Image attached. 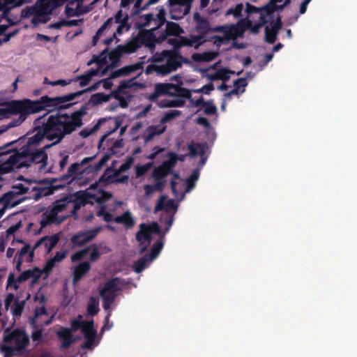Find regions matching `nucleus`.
Here are the masks:
<instances>
[{
	"label": "nucleus",
	"instance_id": "f257e3e1",
	"mask_svg": "<svg viewBox=\"0 0 357 357\" xmlns=\"http://www.w3.org/2000/svg\"><path fill=\"white\" fill-rule=\"evenodd\" d=\"M45 123V129L50 132L49 141L53 142L52 145L59 144L79 128L68 113L61 112L50 115Z\"/></svg>",
	"mask_w": 357,
	"mask_h": 357
},
{
	"label": "nucleus",
	"instance_id": "f03ea898",
	"mask_svg": "<svg viewBox=\"0 0 357 357\" xmlns=\"http://www.w3.org/2000/svg\"><path fill=\"white\" fill-rule=\"evenodd\" d=\"M166 11L161 6L158 8V13L156 15L148 13L140 16V27L153 26L149 30H140L137 34V38L141 45H144L149 48H153L156 43H161L159 37L157 38L153 31L160 29L166 22Z\"/></svg>",
	"mask_w": 357,
	"mask_h": 357
},
{
	"label": "nucleus",
	"instance_id": "7ed1b4c3",
	"mask_svg": "<svg viewBox=\"0 0 357 357\" xmlns=\"http://www.w3.org/2000/svg\"><path fill=\"white\" fill-rule=\"evenodd\" d=\"M10 103L13 114H18L19 116L8 123V128L18 126L26 119L29 114L43 110L40 98L36 100L25 99L24 100L11 101Z\"/></svg>",
	"mask_w": 357,
	"mask_h": 357
},
{
	"label": "nucleus",
	"instance_id": "20e7f679",
	"mask_svg": "<svg viewBox=\"0 0 357 357\" xmlns=\"http://www.w3.org/2000/svg\"><path fill=\"white\" fill-rule=\"evenodd\" d=\"M52 145H45L43 149H28L27 147H22L19 150L22 162L18 167H29L33 163L40 164V169H43L47 164V154L45 149L49 148Z\"/></svg>",
	"mask_w": 357,
	"mask_h": 357
},
{
	"label": "nucleus",
	"instance_id": "39448f33",
	"mask_svg": "<svg viewBox=\"0 0 357 357\" xmlns=\"http://www.w3.org/2000/svg\"><path fill=\"white\" fill-rule=\"evenodd\" d=\"M70 202V200L68 197L54 201L50 207V209L43 213V218L40 222L41 227L45 228L52 224L59 225L63 222L66 220V217L59 218L58 214L65 211L68 204Z\"/></svg>",
	"mask_w": 357,
	"mask_h": 357
},
{
	"label": "nucleus",
	"instance_id": "423d86ee",
	"mask_svg": "<svg viewBox=\"0 0 357 357\" xmlns=\"http://www.w3.org/2000/svg\"><path fill=\"white\" fill-rule=\"evenodd\" d=\"M153 234H160V228L156 222L151 224L141 223L139 230L136 234V240L139 244V253L142 254L146 251L152 241Z\"/></svg>",
	"mask_w": 357,
	"mask_h": 357
},
{
	"label": "nucleus",
	"instance_id": "0eeeda50",
	"mask_svg": "<svg viewBox=\"0 0 357 357\" xmlns=\"http://www.w3.org/2000/svg\"><path fill=\"white\" fill-rule=\"evenodd\" d=\"M40 100L43 106V110L48 107H54L58 112H61L63 109L71 107L75 104V102L66 103L74 100L72 93L56 97H49L45 95L40 97Z\"/></svg>",
	"mask_w": 357,
	"mask_h": 357
},
{
	"label": "nucleus",
	"instance_id": "6e6552de",
	"mask_svg": "<svg viewBox=\"0 0 357 357\" xmlns=\"http://www.w3.org/2000/svg\"><path fill=\"white\" fill-rule=\"evenodd\" d=\"M192 0H168L167 8L170 18L178 20L189 13Z\"/></svg>",
	"mask_w": 357,
	"mask_h": 357
},
{
	"label": "nucleus",
	"instance_id": "1a4fd4ad",
	"mask_svg": "<svg viewBox=\"0 0 357 357\" xmlns=\"http://www.w3.org/2000/svg\"><path fill=\"white\" fill-rule=\"evenodd\" d=\"M45 116V115L37 119L35 121L34 129L36 132L35 135L28 139L26 144L22 147H27L28 149H36V146L42 141L43 138L45 137L49 140L48 135H50V132L45 129V121H42Z\"/></svg>",
	"mask_w": 357,
	"mask_h": 357
},
{
	"label": "nucleus",
	"instance_id": "9d476101",
	"mask_svg": "<svg viewBox=\"0 0 357 357\" xmlns=\"http://www.w3.org/2000/svg\"><path fill=\"white\" fill-rule=\"evenodd\" d=\"M3 340L7 344L14 341L15 349L17 351L24 349L29 344V337L24 331L20 329H15L8 334L5 335Z\"/></svg>",
	"mask_w": 357,
	"mask_h": 357
},
{
	"label": "nucleus",
	"instance_id": "9b49d317",
	"mask_svg": "<svg viewBox=\"0 0 357 357\" xmlns=\"http://www.w3.org/2000/svg\"><path fill=\"white\" fill-rule=\"evenodd\" d=\"M193 20L195 22V30L198 33H202L206 36L208 33L219 32L224 29L223 26L211 27L208 19L202 16L197 12L194 13Z\"/></svg>",
	"mask_w": 357,
	"mask_h": 357
},
{
	"label": "nucleus",
	"instance_id": "f8f14e48",
	"mask_svg": "<svg viewBox=\"0 0 357 357\" xmlns=\"http://www.w3.org/2000/svg\"><path fill=\"white\" fill-rule=\"evenodd\" d=\"M101 227L93 229L80 231L71 237V243L73 246L82 247L93 240L100 231Z\"/></svg>",
	"mask_w": 357,
	"mask_h": 357
},
{
	"label": "nucleus",
	"instance_id": "ddd939ff",
	"mask_svg": "<svg viewBox=\"0 0 357 357\" xmlns=\"http://www.w3.org/2000/svg\"><path fill=\"white\" fill-rule=\"evenodd\" d=\"M162 86L158 90H164V95L170 96L183 97L190 101L192 98L191 92L186 88L172 83H162Z\"/></svg>",
	"mask_w": 357,
	"mask_h": 357
},
{
	"label": "nucleus",
	"instance_id": "4468645a",
	"mask_svg": "<svg viewBox=\"0 0 357 357\" xmlns=\"http://www.w3.org/2000/svg\"><path fill=\"white\" fill-rule=\"evenodd\" d=\"M251 25V20L248 17L241 19L236 24H232L230 26H224L223 31L220 32H227L229 36L230 40L243 34L246 30V27Z\"/></svg>",
	"mask_w": 357,
	"mask_h": 357
},
{
	"label": "nucleus",
	"instance_id": "2eb2a0df",
	"mask_svg": "<svg viewBox=\"0 0 357 357\" xmlns=\"http://www.w3.org/2000/svg\"><path fill=\"white\" fill-rule=\"evenodd\" d=\"M22 162L19 151H15L10 155L9 158L0 164V174H5L12 172L15 169H20L18 167Z\"/></svg>",
	"mask_w": 357,
	"mask_h": 357
},
{
	"label": "nucleus",
	"instance_id": "dca6fc26",
	"mask_svg": "<svg viewBox=\"0 0 357 357\" xmlns=\"http://www.w3.org/2000/svg\"><path fill=\"white\" fill-rule=\"evenodd\" d=\"M119 284L120 280L118 278L109 280L100 290V295L101 298H104L107 296H113L114 300H115L117 293L121 290Z\"/></svg>",
	"mask_w": 357,
	"mask_h": 357
},
{
	"label": "nucleus",
	"instance_id": "f3484780",
	"mask_svg": "<svg viewBox=\"0 0 357 357\" xmlns=\"http://www.w3.org/2000/svg\"><path fill=\"white\" fill-rule=\"evenodd\" d=\"M162 55L167 59L166 62L173 71H175L180 68L183 62H188V60L184 59L176 50H164L162 52Z\"/></svg>",
	"mask_w": 357,
	"mask_h": 357
},
{
	"label": "nucleus",
	"instance_id": "a211bd4d",
	"mask_svg": "<svg viewBox=\"0 0 357 357\" xmlns=\"http://www.w3.org/2000/svg\"><path fill=\"white\" fill-rule=\"evenodd\" d=\"M84 173V171L81 170V164L75 162L68 167L67 173L61 176L59 181L64 182L63 184L64 186L66 183L70 184L74 180L79 178Z\"/></svg>",
	"mask_w": 357,
	"mask_h": 357
},
{
	"label": "nucleus",
	"instance_id": "6ab92c4d",
	"mask_svg": "<svg viewBox=\"0 0 357 357\" xmlns=\"http://www.w3.org/2000/svg\"><path fill=\"white\" fill-rule=\"evenodd\" d=\"M43 315H48L46 308L43 306L36 307L34 312V316L30 320V324L32 328H36L37 326H46L52 322L53 316H51L45 321H43L41 319V317Z\"/></svg>",
	"mask_w": 357,
	"mask_h": 357
},
{
	"label": "nucleus",
	"instance_id": "aec40b11",
	"mask_svg": "<svg viewBox=\"0 0 357 357\" xmlns=\"http://www.w3.org/2000/svg\"><path fill=\"white\" fill-rule=\"evenodd\" d=\"M112 18L113 22L119 24L116 30V34L121 35L124 31H128L130 29L128 15L123 13L122 10H119Z\"/></svg>",
	"mask_w": 357,
	"mask_h": 357
},
{
	"label": "nucleus",
	"instance_id": "412c9836",
	"mask_svg": "<svg viewBox=\"0 0 357 357\" xmlns=\"http://www.w3.org/2000/svg\"><path fill=\"white\" fill-rule=\"evenodd\" d=\"M271 29L268 26L265 28V40L270 44H273L277 39V34L282 26L280 17H278L275 22H271Z\"/></svg>",
	"mask_w": 357,
	"mask_h": 357
},
{
	"label": "nucleus",
	"instance_id": "4be33fe9",
	"mask_svg": "<svg viewBox=\"0 0 357 357\" xmlns=\"http://www.w3.org/2000/svg\"><path fill=\"white\" fill-rule=\"evenodd\" d=\"M56 335L58 338L61 341V349H68L75 341L72 333V330L69 329L68 328H61L59 331H57Z\"/></svg>",
	"mask_w": 357,
	"mask_h": 357
},
{
	"label": "nucleus",
	"instance_id": "5701e85b",
	"mask_svg": "<svg viewBox=\"0 0 357 357\" xmlns=\"http://www.w3.org/2000/svg\"><path fill=\"white\" fill-rule=\"evenodd\" d=\"M190 104L194 107H204V113L206 115H213L217 112V107L213 103V100L205 101L202 96L196 100L190 99Z\"/></svg>",
	"mask_w": 357,
	"mask_h": 357
},
{
	"label": "nucleus",
	"instance_id": "b1692460",
	"mask_svg": "<svg viewBox=\"0 0 357 357\" xmlns=\"http://www.w3.org/2000/svg\"><path fill=\"white\" fill-rule=\"evenodd\" d=\"M141 68H142V63L126 66L112 72L110 74V78L115 79L117 77L127 76Z\"/></svg>",
	"mask_w": 357,
	"mask_h": 357
},
{
	"label": "nucleus",
	"instance_id": "393cba45",
	"mask_svg": "<svg viewBox=\"0 0 357 357\" xmlns=\"http://www.w3.org/2000/svg\"><path fill=\"white\" fill-rule=\"evenodd\" d=\"M93 321L91 325L88 326L86 328H84L82 333L84 334L85 342L82 345V348L85 349H89L92 347L93 344L97 336V331L93 328Z\"/></svg>",
	"mask_w": 357,
	"mask_h": 357
},
{
	"label": "nucleus",
	"instance_id": "a878e982",
	"mask_svg": "<svg viewBox=\"0 0 357 357\" xmlns=\"http://www.w3.org/2000/svg\"><path fill=\"white\" fill-rule=\"evenodd\" d=\"M59 241V237L57 234H53L50 236H46L36 241L33 249L38 248L41 245H44L45 248L47 250V252H49L56 245Z\"/></svg>",
	"mask_w": 357,
	"mask_h": 357
},
{
	"label": "nucleus",
	"instance_id": "bb28decb",
	"mask_svg": "<svg viewBox=\"0 0 357 357\" xmlns=\"http://www.w3.org/2000/svg\"><path fill=\"white\" fill-rule=\"evenodd\" d=\"M166 29L165 32L159 36V40L164 41L168 36H178L183 33V29L176 23L172 22H165Z\"/></svg>",
	"mask_w": 357,
	"mask_h": 357
},
{
	"label": "nucleus",
	"instance_id": "cd10ccee",
	"mask_svg": "<svg viewBox=\"0 0 357 357\" xmlns=\"http://www.w3.org/2000/svg\"><path fill=\"white\" fill-rule=\"evenodd\" d=\"M63 185H59L57 186H47V187H32L31 191L34 192L33 195V198L35 200H38L43 197H46L51 195L54 193L56 189L63 187Z\"/></svg>",
	"mask_w": 357,
	"mask_h": 357
},
{
	"label": "nucleus",
	"instance_id": "c85d7f7f",
	"mask_svg": "<svg viewBox=\"0 0 357 357\" xmlns=\"http://www.w3.org/2000/svg\"><path fill=\"white\" fill-rule=\"evenodd\" d=\"M89 261H83L76 266L73 271V283L79 282L90 270Z\"/></svg>",
	"mask_w": 357,
	"mask_h": 357
},
{
	"label": "nucleus",
	"instance_id": "c756f323",
	"mask_svg": "<svg viewBox=\"0 0 357 357\" xmlns=\"http://www.w3.org/2000/svg\"><path fill=\"white\" fill-rule=\"evenodd\" d=\"M114 222L123 225L126 229H130L135 225V220L129 211H125L121 215L114 218Z\"/></svg>",
	"mask_w": 357,
	"mask_h": 357
},
{
	"label": "nucleus",
	"instance_id": "7c9ffc66",
	"mask_svg": "<svg viewBox=\"0 0 357 357\" xmlns=\"http://www.w3.org/2000/svg\"><path fill=\"white\" fill-rule=\"evenodd\" d=\"M98 69L91 68L89 71H87L85 74H82L77 76L75 78L73 79V82L79 81V85L80 87L86 86L91 82L93 77L98 75Z\"/></svg>",
	"mask_w": 357,
	"mask_h": 357
},
{
	"label": "nucleus",
	"instance_id": "2f4dec72",
	"mask_svg": "<svg viewBox=\"0 0 357 357\" xmlns=\"http://www.w3.org/2000/svg\"><path fill=\"white\" fill-rule=\"evenodd\" d=\"M22 15L24 17H29L33 16L32 22L33 23L39 22V20L42 19L36 3L33 6L27 7L26 8L24 9L22 11Z\"/></svg>",
	"mask_w": 357,
	"mask_h": 357
},
{
	"label": "nucleus",
	"instance_id": "473e14b6",
	"mask_svg": "<svg viewBox=\"0 0 357 357\" xmlns=\"http://www.w3.org/2000/svg\"><path fill=\"white\" fill-rule=\"evenodd\" d=\"M165 198L166 197L164 195L160 197V198L158 199V201L157 202V204L155 206V208H154L155 212L160 211L162 210H165L166 211H168L169 210H172V209L176 208V205H175L173 199H169L165 204Z\"/></svg>",
	"mask_w": 357,
	"mask_h": 357
},
{
	"label": "nucleus",
	"instance_id": "72a5a7b5",
	"mask_svg": "<svg viewBox=\"0 0 357 357\" xmlns=\"http://www.w3.org/2000/svg\"><path fill=\"white\" fill-rule=\"evenodd\" d=\"M93 320L91 321H85L82 319V315H78L77 319H75L71 321V328L73 332H75L77 330L80 329L82 333L83 332L84 328H86L88 326L91 325V323Z\"/></svg>",
	"mask_w": 357,
	"mask_h": 357
},
{
	"label": "nucleus",
	"instance_id": "f704fd0d",
	"mask_svg": "<svg viewBox=\"0 0 357 357\" xmlns=\"http://www.w3.org/2000/svg\"><path fill=\"white\" fill-rule=\"evenodd\" d=\"M87 109V104L86 103L83 105L78 110L75 111L69 114L79 128H81L83 125L82 118L84 115L86 114Z\"/></svg>",
	"mask_w": 357,
	"mask_h": 357
},
{
	"label": "nucleus",
	"instance_id": "c9c22d12",
	"mask_svg": "<svg viewBox=\"0 0 357 357\" xmlns=\"http://www.w3.org/2000/svg\"><path fill=\"white\" fill-rule=\"evenodd\" d=\"M151 261H152V260H151L146 255L139 258L134 262L133 269L135 272L137 273L142 272L149 266V263Z\"/></svg>",
	"mask_w": 357,
	"mask_h": 357
},
{
	"label": "nucleus",
	"instance_id": "e433bc0d",
	"mask_svg": "<svg viewBox=\"0 0 357 357\" xmlns=\"http://www.w3.org/2000/svg\"><path fill=\"white\" fill-rule=\"evenodd\" d=\"M109 99L110 95H106L103 93H96L91 96L89 100V103L91 104L93 106H96L102 102H106L109 101Z\"/></svg>",
	"mask_w": 357,
	"mask_h": 357
},
{
	"label": "nucleus",
	"instance_id": "4c0bfd02",
	"mask_svg": "<svg viewBox=\"0 0 357 357\" xmlns=\"http://www.w3.org/2000/svg\"><path fill=\"white\" fill-rule=\"evenodd\" d=\"M199 176V171L198 169H195L190 176L186 179L185 192H189L195 186V182L198 180Z\"/></svg>",
	"mask_w": 357,
	"mask_h": 357
},
{
	"label": "nucleus",
	"instance_id": "58836bf2",
	"mask_svg": "<svg viewBox=\"0 0 357 357\" xmlns=\"http://www.w3.org/2000/svg\"><path fill=\"white\" fill-rule=\"evenodd\" d=\"M117 176L118 175H114V170L112 167H107L99 178L98 183H114L113 178Z\"/></svg>",
	"mask_w": 357,
	"mask_h": 357
},
{
	"label": "nucleus",
	"instance_id": "ea45409f",
	"mask_svg": "<svg viewBox=\"0 0 357 357\" xmlns=\"http://www.w3.org/2000/svg\"><path fill=\"white\" fill-rule=\"evenodd\" d=\"M123 54H124V52L121 50L120 45L109 52L108 59L111 61V64L113 66H115L116 64L119 61L120 58Z\"/></svg>",
	"mask_w": 357,
	"mask_h": 357
},
{
	"label": "nucleus",
	"instance_id": "a19ab883",
	"mask_svg": "<svg viewBox=\"0 0 357 357\" xmlns=\"http://www.w3.org/2000/svg\"><path fill=\"white\" fill-rule=\"evenodd\" d=\"M121 50L124 52V53H132L137 50L139 47H141V44L138 40L137 37L133 39L131 42L124 45H120Z\"/></svg>",
	"mask_w": 357,
	"mask_h": 357
},
{
	"label": "nucleus",
	"instance_id": "79ce46f5",
	"mask_svg": "<svg viewBox=\"0 0 357 357\" xmlns=\"http://www.w3.org/2000/svg\"><path fill=\"white\" fill-rule=\"evenodd\" d=\"M112 23H113V18L112 17H109L98 29V30L97 31L96 33L93 37V43L94 45H96L98 40H99V38H100V36H102L103 32L107 28L110 27V26L112 24Z\"/></svg>",
	"mask_w": 357,
	"mask_h": 357
},
{
	"label": "nucleus",
	"instance_id": "37998d69",
	"mask_svg": "<svg viewBox=\"0 0 357 357\" xmlns=\"http://www.w3.org/2000/svg\"><path fill=\"white\" fill-rule=\"evenodd\" d=\"M99 303L98 301L93 296H91L89 299L88 305H87V313L90 316H95L99 312Z\"/></svg>",
	"mask_w": 357,
	"mask_h": 357
},
{
	"label": "nucleus",
	"instance_id": "c03bdc74",
	"mask_svg": "<svg viewBox=\"0 0 357 357\" xmlns=\"http://www.w3.org/2000/svg\"><path fill=\"white\" fill-rule=\"evenodd\" d=\"M15 195H16L15 192L13 191V190L7 192L3 195L2 197H3V199L4 202V205H7V208H13V207L16 206L17 205H18L21 202V200H18V201H15L13 203H10V201L13 199V198Z\"/></svg>",
	"mask_w": 357,
	"mask_h": 357
},
{
	"label": "nucleus",
	"instance_id": "a18cd8bd",
	"mask_svg": "<svg viewBox=\"0 0 357 357\" xmlns=\"http://www.w3.org/2000/svg\"><path fill=\"white\" fill-rule=\"evenodd\" d=\"M163 245L164 243L162 241H157L151 247L150 253L147 254L146 255L149 259H151V260L153 261L159 255L163 248Z\"/></svg>",
	"mask_w": 357,
	"mask_h": 357
},
{
	"label": "nucleus",
	"instance_id": "49530a36",
	"mask_svg": "<svg viewBox=\"0 0 357 357\" xmlns=\"http://www.w3.org/2000/svg\"><path fill=\"white\" fill-rule=\"evenodd\" d=\"M185 98L183 97H176L174 100H166L165 101L161 107H183L185 104Z\"/></svg>",
	"mask_w": 357,
	"mask_h": 357
},
{
	"label": "nucleus",
	"instance_id": "de8ad7c7",
	"mask_svg": "<svg viewBox=\"0 0 357 357\" xmlns=\"http://www.w3.org/2000/svg\"><path fill=\"white\" fill-rule=\"evenodd\" d=\"M159 0H136L134 8L135 13L142 10L146 9L150 5L157 3Z\"/></svg>",
	"mask_w": 357,
	"mask_h": 357
},
{
	"label": "nucleus",
	"instance_id": "09e8293b",
	"mask_svg": "<svg viewBox=\"0 0 357 357\" xmlns=\"http://www.w3.org/2000/svg\"><path fill=\"white\" fill-rule=\"evenodd\" d=\"M181 114V111L180 110H170L167 112H166L160 120V124H165L169 121H171L172 120L174 119L177 116H180Z\"/></svg>",
	"mask_w": 357,
	"mask_h": 357
},
{
	"label": "nucleus",
	"instance_id": "8fccbe9b",
	"mask_svg": "<svg viewBox=\"0 0 357 357\" xmlns=\"http://www.w3.org/2000/svg\"><path fill=\"white\" fill-rule=\"evenodd\" d=\"M169 172L165 170L161 165L158 167H155L152 172V177L154 180L162 179L165 180V178L168 176Z\"/></svg>",
	"mask_w": 357,
	"mask_h": 357
},
{
	"label": "nucleus",
	"instance_id": "3c124183",
	"mask_svg": "<svg viewBox=\"0 0 357 357\" xmlns=\"http://www.w3.org/2000/svg\"><path fill=\"white\" fill-rule=\"evenodd\" d=\"M215 54L213 52H204L203 54H193L192 59L196 61H210L215 59Z\"/></svg>",
	"mask_w": 357,
	"mask_h": 357
},
{
	"label": "nucleus",
	"instance_id": "603ef678",
	"mask_svg": "<svg viewBox=\"0 0 357 357\" xmlns=\"http://www.w3.org/2000/svg\"><path fill=\"white\" fill-rule=\"evenodd\" d=\"M153 162H147L143 165H137L135 167L136 178L144 176L153 167Z\"/></svg>",
	"mask_w": 357,
	"mask_h": 357
},
{
	"label": "nucleus",
	"instance_id": "864d4df0",
	"mask_svg": "<svg viewBox=\"0 0 357 357\" xmlns=\"http://www.w3.org/2000/svg\"><path fill=\"white\" fill-rule=\"evenodd\" d=\"M34 250L35 249L33 248V250H31V245L28 243H24V245L17 253L16 258L23 259L24 256L29 252V257L32 259L34 255Z\"/></svg>",
	"mask_w": 357,
	"mask_h": 357
},
{
	"label": "nucleus",
	"instance_id": "5fc2aeb1",
	"mask_svg": "<svg viewBox=\"0 0 357 357\" xmlns=\"http://www.w3.org/2000/svg\"><path fill=\"white\" fill-rule=\"evenodd\" d=\"M134 162V158L132 156H129L126 158V162H123L119 169L114 170V175H119L121 173L128 170Z\"/></svg>",
	"mask_w": 357,
	"mask_h": 357
},
{
	"label": "nucleus",
	"instance_id": "6e6d98bb",
	"mask_svg": "<svg viewBox=\"0 0 357 357\" xmlns=\"http://www.w3.org/2000/svg\"><path fill=\"white\" fill-rule=\"evenodd\" d=\"M243 10V3H238L234 8L228 9L225 13L226 15H232L235 18H238L242 16V11Z\"/></svg>",
	"mask_w": 357,
	"mask_h": 357
},
{
	"label": "nucleus",
	"instance_id": "4d7b16f0",
	"mask_svg": "<svg viewBox=\"0 0 357 357\" xmlns=\"http://www.w3.org/2000/svg\"><path fill=\"white\" fill-rule=\"evenodd\" d=\"M100 83L101 82L100 80V81L93 84L92 85H91L90 86H89L86 89L76 91L75 93H72L74 99H75L77 97L81 96L82 95H83L85 93L91 92V91H94L97 90L98 89V87L100 86Z\"/></svg>",
	"mask_w": 357,
	"mask_h": 357
},
{
	"label": "nucleus",
	"instance_id": "13d9d810",
	"mask_svg": "<svg viewBox=\"0 0 357 357\" xmlns=\"http://www.w3.org/2000/svg\"><path fill=\"white\" fill-rule=\"evenodd\" d=\"M105 50L102 51L100 55H93L92 59L87 63L88 66L96 63L98 65L105 64L107 62V55L105 54Z\"/></svg>",
	"mask_w": 357,
	"mask_h": 357
},
{
	"label": "nucleus",
	"instance_id": "bf43d9fd",
	"mask_svg": "<svg viewBox=\"0 0 357 357\" xmlns=\"http://www.w3.org/2000/svg\"><path fill=\"white\" fill-rule=\"evenodd\" d=\"M206 35L202 33H199L198 35H191L190 40L192 43V47L195 46V47H198L199 45L203 44L205 41Z\"/></svg>",
	"mask_w": 357,
	"mask_h": 357
},
{
	"label": "nucleus",
	"instance_id": "052dcab7",
	"mask_svg": "<svg viewBox=\"0 0 357 357\" xmlns=\"http://www.w3.org/2000/svg\"><path fill=\"white\" fill-rule=\"evenodd\" d=\"M87 248H90V250H91L89 257L90 261H96L101 255V253L99 252L98 250V246L96 243H93L88 246Z\"/></svg>",
	"mask_w": 357,
	"mask_h": 357
},
{
	"label": "nucleus",
	"instance_id": "680f3d73",
	"mask_svg": "<svg viewBox=\"0 0 357 357\" xmlns=\"http://www.w3.org/2000/svg\"><path fill=\"white\" fill-rule=\"evenodd\" d=\"M90 251V248H85L81 250L75 252L71 256V260L73 261H77L82 259Z\"/></svg>",
	"mask_w": 357,
	"mask_h": 357
},
{
	"label": "nucleus",
	"instance_id": "e2e57ef3",
	"mask_svg": "<svg viewBox=\"0 0 357 357\" xmlns=\"http://www.w3.org/2000/svg\"><path fill=\"white\" fill-rule=\"evenodd\" d=\"M219 74H220V80L223 81L224 82H227L230 79V75L235 74V72L226 69V68H221L219 69Z\"/></svg>",
	"mask_w": 357,
	"mask_h": 357
},
{
	"label": "nucleus",
	"instance_id": "0e129e2a",
	"mask_svg": "<svg viewBox=\"0 0 357 357\" xmlns=\"http://www.w3.org/2000/svg\"><path fill=\"white\" fill-rule=\"evenodd\" d=\"M12 188L15 190L16 195H24L28 192L30 190L29 187L26 186L22 183H17L13 185Z\"/></svg>",
	"mask_w": 357,
	"mask_h": 357
},
{
	"label": "nucleus",
	"instance_id": "69168bd1",
	"mask_svg": "<svg viewBox=\"0 0 357 357\" xmlns=\"http://www.w3.org/2000/svg\"><path fill=\"white\" fill-rule=\"evenodd\" d=\"M43 327L44 326H37L36 328H33L35 331L31 333V338L33 341H40L42 340Z\"/></svg>",
	"mask_w": 357,
	"mask_h": 357
},
{
	"label": "nucleus",
	"instance_id": "338daca9",
	"mask_svg": "<svg viewBox=\"0 0 357 357\" xmlns=\"http://www.w3.org/2000/svg\"><path fill=\"white\" fill-rule=\"evenodd\" d=\"M132 86V79L121 81L117 89L112 91V93H120L124 89H128Z\"/></svg>",
	"mask_w": 357,
	"mask_h": 357
},
{
	"label": "nucleus",
	"instance_id": "774afa93",
	"mask_svg": "<svg viewBox=\"0 0 357 357\" xmlns=\"http://www.w3.org/2000/svg\"><path fill=\"white\" fill-rule=\"evenodd\" d=\"M172 72H173V70L167 62L165 64L158 65V75H166Z\"/></svg>",
	"mask_w": 357,
	"mask_h": 357
}]
</instances>
